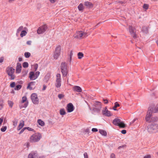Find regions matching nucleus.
<instances>
[{"mask_svg": "<svg viewBox=\"0 0 158 158\" xmlns=\"http://www.w3.org/2000/svg\"><path fill=\"white\" fill-rule=\"evenodd\" d=\"M102 100L105 104H107L108 103V100L106 99H103Z\"/></svg>", "mask_w": 158, "mask_h": 158, "instance_id": "obj_52", "label": "nucleus"}, {"mask_svg": "<svg viewBox=\"0 0 158 158\" xmlns=\"http://www.w3.org/2000/svg\"><path fill=\"white\" fill-rule=\"evenodd\" d=\"M102 114L104 116L107 117L110 116L112 115L110 112L108 110L107 107H106L102 111Z\"/></svg>", "mask_w": 158, "mask_h": 158, "instance_id": "obj_13", "label": "nucleus"}, {"mask_svg": "<svg viewBox=\"0 0 158 158\" xmlns=\"http://www.w3.org/2000/svg\"><path fill=\"white\" fill-rule=\"evenodd\" d=\"M31 41H28L27 42V44L28 45H31Z\"/></svg>", "mask_w": 158, "mask_h": 158, "instance_id": "obj_62", "label": "nucleus"}, {"mask_svg": "<svg viewBox=\"0 0 158 158\" xmlns=\"http://www.w3.org/2000/svg\"><path fill=\"white\" fill-rule=\"evenodd\" d=\"M142 31L145 33L147 34L148 33V28L147 27H142Z\"/></svg>", "mask_w": 158, "mask_h": 158, "instance_id": "obj_24", "label": "nucleus"}, {"mask_svg": "<svg viewBox=\"0 0 158 158\" xmlns=\"http://www.w3.org/2000/svg\"><path fill=\"white\" fill-rule=\"evenodd\" d=\"M4 60V58L3 57H1L0 59V63H2Z\"/></svg>", "mask_w": 158, "mask_h": 158, "instance_id": "obj_61", "label": "nucleus"}, {"mask_svg": "<svg viewBox=\"0 0 158 158\" xmlns=\"http://www.w3.org/2000/svg\"><path fill=\"white\" fill-rule=\"evenodd\" d=\"M148 131L155 132L158 131V124L153 123L148 127Z\"/></svg>", "mask_w": 158, "mask_h": 158, "instance_id": "obj_6", "label": "nucleus"}, {"mask_svg": "<svg viewBox=\"0 0 158 158\" xmlns=\"http://www.w3.org/2000/svg\"><path fill=\"white\" fill-rule=\"evenodd\" d=\"M127 132L126 130H123L121 131V133L123 134H125Z\"/></svg>", "mask_w": 158, "mask_h": 158, "instance_id": "obj_59", "label": "nucleus"}, {"mask_svg": "<svg viewBox=\"0 0 158 158\" xmlns=\"http://www.w3.org/2000/svg\"><path fill=\"white\" fill-rule=\"evenodd\" d=\"M35 82V81H31L28 84L27 87V89H29L30 90H33L35 88H33L31 86L34 85Z\"/></svg>", "mask_w": 158, "mask_h": 158, "instance_id": "obj_18", "label": "nucleus"}, {"mask_svg": "<svg viewBox=\"0 0 158 158\" xmlns=\"http://www.w3.org/2000/svg\"><path fill=\"white\" fill-rule=\"evenodd\" d=\"M27 33V32L26 31L23 30L21 31L20 35L21 37H23V36H25Z\"/></svg>", "mask_w": 158, "mask_h": 158, "instance_id": "obj_33", "label": "nucleus"}, {"mask_svg": "<svg viewBox=\"0 0 158 158\" xmlns=\"http://www.w3.org/2000/svg\"><path fill=\"white\" fill-rule=\"evenodd\" d=\"M34 68V71H36L37 70L38 68V64H35L33 65Z\"/></svg>", "mask_w": 158, "mask_h": 158, "instance_id": "obj_45", "label": "nucleus"}, {"mask_svg": "<svg viewBox=\"0 0 158 158\" xmlns=\"http://www.w3.org/2000/svg\"><path fill=\"white\" fill-rule=\"evenodd\" d=\"M83 36H87L86 33L83 32L82 31H80L77 32L76 34L74 35V37L80 39Z\"/></svg>", "mask_w": 158, "mask_h": 158, "instance_id": "obj_8", "label": "nucleus"}, {"mask_svg": "<svg viewBox=\"0 0 158 158\" xmlns=\"http://www.w3.org/2000/svg\"><path fill=\"white\" fill-rule=\"evenodd\" d=\"M7 129V127L6 126H3L1 128V130L2 132H4L6 131Z\"/></svg>", "mask_w": 158, "mask_h": 158, "instance_id": "obj_40", "label": "nucleus"}, {"mask_svg": "<svg viewBox=\"0 0 158 158\" xmlns=\"http://www.w3.org/2000/svg\"><path fill=\"white\" fill-rule=\"evenodd\" d=\"M56 0H49L50 2L52 3H54L55 2Z\"/></svg>", "mask_w": 158, "mask_h": 158, "instance_id": "obj_64", "label": "nucleus"}, {"mask_svg": "<svg viewBox=\"0 0 158 158\" xmlns=\"http://www.w3.org/2000/svg\"><path fill=\"white\" fill-rule=\"evenodd\" d=\"M24 55L25 57L27 58H29L31 56V54L29 52H26L24 53Z\"/></svg>", "mask_w": 158, "mask_h": 158, "instance_id": "obj_39", "label": "nucleus"}, {"mask_svg": "<svg viewBox=\"0 0 158 158\" xmlns=\"http://www.w3.org/2000/svg\"><path fill=\"white\" fill-rule=\"evenodd\" d=\"M28 158H44L43 156H39L36 152H32L28 155Z\"/></svg>", "mask_w": 158, "mask_h": 158, "instance_id": "obj_12", "label": "nucleus"}, {"mask_svg": "<svg viewBox=\"0 0 158 158\" xmlns=\"http://www.w3.org/2000/svg\"><path fill=\"white\" fill-rule=\"evenodd\" d=\"M120 106V105L117 102H116L114 103V106L113 107V109L114 110H117L116 108Z\"/></svg>", "mask_w": 158, "mask_h": 158, "instance_id": "obj_25", "label": "nucleus"}, {"mask_svg": "<svg viewBox=\"0 0 158 158\" xmlns=\"http://www.w3.org/2000/svg\"><path fill=\"white\" fill-rule=\"evenodd\" d=\"M151 119L152 121V122H156L158 120V118L156 116L152 117Z\"/></svg>", "mask_w": 158, "mask_h": 158, "instance_id": "obj_38", "label": "nucleus"}, {"mask_svg": "<svg viewBox=\"0 0 158 158\" xmlns=\"http://www.w3.org/2000/svg\"><path fill=\"white\" fill-rule=\"evenodd\" d=\"M127 147V145H122V146H119L118 148H126Z\"/></svg>", "mask_w": 158, "mask_h": 158, "instance_id": "obj_58", "label": "nucleus"}, {"mask_svg": "<svg viewBox=\"0 0 158 158\" xmlns=\"http://www.w3.org/2000/svg\"><path fill=\"white\" fill-rule=\"evenodd\" d=\"M64 96V95L62 94H60L58 95V97L60 99H61L63 98Z\"/></svg>", "mask_w": 158, "mask_h": 158, "instance_id": "obj_48", "label": "nucleus"}, {"mask_svg": "<svg viewBox=\"0 0 158 158\" xmlns=\"http://www.w3.org/2000/svg\"><path fill=\"white\" fill-rule=\"evenodd\" d=\"M61 71L63 77H66L68 73L67 65L65 62H62L60 65Z\"/></svg>", "mask_w": 158, "mask_h": 158, "instance_id": "obj_2", "label": "nucleus"}, {"mask_svg": "<svg viewBox=\"0 0 158 158\" xmlns=\"http://www.w3.org/2000/svg\"><path fill=\"white\" fill-rule=\"evenodd\" d=\"M78 8L79 11H82L84 8L83 5L81 3L78 6Z\"/></svg>", "mask_w": 158, "mask_h": 158, "instance_id": "obj_34", "label": "nucleus"}, {"mask_svg": "<svg viewBox=\"0 0 158 158\" xmlns=\"http://www.w3.org/2000/svg\"><path fill=\"white\" fill-rule=\"evenodd\" d=\"M28 101L26 102L23 105H21L20 106V108L21 109L23 108H26V107H27V106L28 105Z\"/></svg>", "mask_w": 158, "mask_h": 158, "instance_id": "obj_32", "label": "nucleus"}, {"mask_svg": "<svg viewBox=\"0 0 158 158\" xmlns=\"http://www.w3.org/2000/svg\"><path fill=\"white\" fill-rule=\"evenodd\" d=\"M49 79V76L48 75H46L44 79V82L47 83Z\"/></svg>", "mask_w": 158, "mask_h": 158, "instance_id": "obj_31", "label": "nucleus"}, {"mask_svg": "<svg viewBox=\"0 0 158 158\" xmlns=\"http://www.w3.org/2000/svg\"><path fill=\"white\" fill-rule=\"evenodd\" d=\"M23 26H20L17 30V33H19V32L22 31L23 29Z\"/></svg>", "mask_w": 158, "mask_h": 158, "instance_id": "obj_44", "label": "nucleus"}, {"mask_svg": "<svg viewBox=\"0 0 158 158\" xmlns=\"http://www.w3.org/2000/svg\"><path fill=\"white\" fill-rule=\"evenodd\" d=\"M84 158H88V154L86 152H85L84 154Z\"/></svg>", "mask_w": 158, "mask_h": 158, "instance_id": "obj_56", "label": "nucleus"}, {"mask_svg": "<svg viewBox=\"0 0 158 158\" xmlns=\"http://www.w3.org/2000/svg\"><path fill=\"white\" fill-rule=\"evenodd\" d=\"M23 66L24 68H27L28 66V64L27 62H24L23 64Z\"/></svg>", "mask_w": 158, "mask_h": 158, "instance_id": "obj_37", "label": "nucleus"}, {"mask_svg": "<svg viewBox=\"0 0 158 158\" xmlns=\"http://www.w3.org/2000/svg\"><path fill=\"white\" fill-rule=\"evenodd\" d=\"M22 68L21 64L19 63L17 64V66L16 69V73H20L21 72Z\"/></svg>", "mask_w": 158, "mask_h": 158, "instance_id": "obj_17", "label": "nucleus"}, {"mask_svg": "<svg viewBox=\"0 0 158 158\" xmlns=\"http://www.w3.org/2000/svg\"><path fill=\"white\" fill-rule=\"evenodd\" d=\"M24 124V121H22V122H20L17 127V130H19L23 127Z\"/></svg>", "mask_w": 158, "mask_h": 158, "instance_id": "obj_22", "label": "nucleus"}, {"mask_svg": "<svg viewBox=\"0 0 158 158\" xmlns=\"http://www.w3.org/2000/svg\"><path fill=\"white\" fill-rule=\"evenodd\" d=\"M47 28V25L44 24L39 27L37 31V33L39 34H42L46 31Z\"/></svg>", "mask_w": 158, "mask_h": 158, "instance_id": "obj_11", "label": "nucleus"}, {"mask_svg": "<svg viewBox=\"0 0 158 158\" xmlns=\"http://www.w3.org/2000/svg\"><path fill=\"white\" fill-rule=\"evenodd\" d=\"M26 129H27L29 131H32L34 130V129L31 128L29 127H26Z\"/></svg>", "mask_w": 158, "mask_h": 158, "instance_id": "obj_50", "label": "nucleus"}, {"mask_svg": "<svg viewBox=\"0 0 158 158\" xmlns=\"http://www.w3.org/2000/svg\"><path fill=\"white\" fill-rule=\"evenodd\" d=\"M41 135L39 133L33 134L30 138L31 141L32 142L39 141L41 138Z\"/></svg>", "mask_w": 158, "mask_h": 158, "instance_id": "obj_5", "label": "nucleus"}, {"mask_svg": "<svg viewBox=\"0 0 158 158\" xmlns=\"http://www.w3.org/2000/svg\"><path fill=\"white\" fill-rule=\"evenodd\" d=\"M61 51V46L60 45L58 46L55 49L54 54V58L55 59H57L60 55Z\"/></svg>", "mask_w": 158, "mask_h": 158, "instance_id": "obj_7", "label": "nucleus"}, {"mask_svg": "<svg viewBox=\"0 0 158 158\" xmlns=\"http://www.w3.org/2000/svg\"><path fill=\"white\" fill-rule=\"evenodd\" d=\"M73 90L74 91L77 92H82L81 88L78 86H75L73 87Z\"/></svg>", "mask_w": 158, "mask_h": 158, "instance_id": "obj_20", "label": "nucleus"}, {"mask_svg": "<svg viewBox=\"0 0 158 158\" xmlns=\"http://www.w3.org/2000/svg\"><path fill=\"white\" fill-rule=\"evenodd\" d=\"M27 99V98L26 96H24L22 98V100L21 101V102L22 103H23L25 102L26 101Z\"/></svg>", "mask_w": 158, "mask_h": 158, "instance_id": "obj_42", "label": "nucleus"}, {"mask_svg": "<svg viewBox=\"0 0 158 158\" xmlns=\"http://www.w3.org/2000/svg\"><path fill=\"white\" fill-rule=\"evenodd\" d=\"M150 109L152 110V112L154 113L158 112V104L156 105L155 108L150 107Z\"/></svg>", "mask_w": 158, "mask_h": 158, "instance_id": "obj_21", "label": "nucleus"}, {"mask_svg": "<svg viewBox=\"0 0 158 158\" xmlns=\"http://www.w3.org/2000/svg\"><path fill=\"white\" fill-rule=\"evenodd\" d=\"M129 30L131 35L134 39L137 38V35L136 34V30L135 28L131 26H129Z\"/></svg>", "mask_w": 158, "mask_h": 158, "instance_id": "obj_10", "label": "nucleus"}, {"mask_svg": "<svg viewBox=\"0 0 158 158\" xmlns=\"http://www.w3.org/2000/svg\"><path fill=\"white\" fill-rule=\"evenodd\" d=\"M74 108L72 103H69L67 104V112L70 113L73 111Z\"/></svg>", "mask_w": 158, "mask_h": 158, "instance_id": "obj_15", "label": "nucleus"}, {"mask_svg": "<svg viewBox=\"0 0 158 158\" xmlns=\"http://www.w3.org/2000/svg\"><path fill=\"white\" fill-rule=\"evenodd\" d=\"M22 85H17L15 87V90H19L22 88Z\"/></svg>", "mask_w": 158, "mask_h": 158, "instance_id": "obj_36", "label": "nucleus"}, {"mask_svg": "<svg viewBox=\"0 0 158 158\" xmlns=\"http://www.w3.org/2000/svg\"><path fill=\"white\" fill-rule=\"evenodd\" d=\"M25 129H26V128H25V127H24V128H23L19 132V134H22V133L23 132V131Z\"/></svg>", "mask_w": 158, "mask_h": 158, "instance_id": "obj_51", "label": "nucleus"}, {"mask_svg": "<svg viewBox=\"0 0 158 158\" xmlns=\"http://www.w3.org/2000/svg\"><path fill=\"white\" fill-rule=\"evenodd\" d=\"M110 158H116L115 155L114 153H111L110 156Z\"/></svg>", "mask_w": 158, "mask_h": 158, "instance_id": "obj_53", "label": "nucleus"}, {"mask_svg": "<svg viewBox=\"0 0 158 158\" xmlns=\"http://www.w3.org/2000/svg\"><path fill=\"white\" fill-rule=\"evenodd\" d=\"M84 5L89 8H91L93 7V4L88 1L85 2L84 3Z\"/></svg>", "mask_w": 158, "mask_h": 158, "instance_id": "obj_19", "label": "nucleus"}, {"mask_svg": "<svg viewBox=\"0 0 158 158\" xmlns=\"http://www.w3.org/2000/svg\"><path fill=\"white\" fill-rule=\"evenodd\" d=\"M93 107L92 110L93 114H94V112L99 113L102 107V105L101 103L98 101H95L93 105Z\"/></svg>", "mask_w": 158, "mask_h": 158, "instance_id": "obj_1", "label": "nucleus"}, {"mask_svg": "<svg viewBox=\"0 0 158 158\" xmlns=\"http://www.w3.org/2000/svg\"><path fill=\"white\" fill-rule=\"evenodd\" d=\"M143 158H151V156L150 155H147L144 156Z\"/></svg>", "mask_w": 158, "mask_h": 158, "instance_id": "obj_60", "label": "nucleus"}, {"mask_svg": "<svg viewBox=\"0 0 158 158\" xmlns=\"http://www.w3.org/2000/svg\"><path fill=\"white\" fill-rule=\"evenodd\" d=\"M137 119L136 118H135L130 123V125H131L133 123H134L135 121Z\"/></svg>", "mask_w": 158, "mask_h": 158, "instance_id": "obj_55", "label": "nucleus"}, {"mask_svg": "<svg viewBox=\"0 0 158 158\" xmlns=\"http://www.w3.org/2000/svg\"><path fill=\"white\" fill-rule=\"evenodd\" d=\"M35 74L33 71H31L29 73V78L31 80H34L36 79Z\"/></svg>", "mask_w": 158, "mask_h": 158, "instance_id": "obj_16", "label": "nucleus"}, {"mask_svg": "<svg viewBox=\"0 0 158 158\" xmlns=\"http://www.w3.org/2000/svg\"><path fill=\"white\" fill-rule=\"evenodd\" d=\"M8 103L9 106L11 107V108L12 107L14 104L13 102L11 101H8Z\"/></svg>", "mask_w": 158, "mask_h": 158, "instance_id": "obj_41", "label": "nucleus"}, {"mask_svg": "<svg viewBox=\"0 0 158 158\" xmlns=\"http://www.w3.org/2000/svg\"><path fill=\"white\" fill-rule=\"evenodd\" d=\"M149 5L147 4H143V7L144 8L145 10H147L148 9Z\"/></svg>", "mask_w": 158, "mask_h": 158, "instance_id": "obj_43", "label": "nucleus"}, {"mask_svg": "<svg viewBox=\"0 0 158 158\" xmlns=\"http://www.w3.org/2000/svg\"><path fill=\"white\" fill-rule=\"evenodd\" d=\"M113 123L114 125L119 126L120 128H124L126 126L123 121L118 118H115L113 120Z\"/></svg>", "mask_w": 158, "mask_h": 158, "instance_id": "obj_3", "label": "nucleus"}, {"mask_svg": "<svg viewBox=\"0 0 158 158\" xmlns=\"http://www.w3.org/2000/svg\"><path fill=\"white\" fill-rule=\"evenodd\" d=\"M35 77H36V78H37L40 75V72L39 71H37L35 73Z\"/></svg>", "mask_w": 158, "mask_h": 158, "instance_id": "obj_47", "label": "nucleus"}, {"mask_svg": "<svg viewBox=\"0 0 158 158\" xmlns=\"http://www.w3.org/2000/svg\"><path fill=\"white\" fill-rule=\"evenodd\" d=\"M13 123V124L15 127H16L17 124V123L18 122V120L16 118H15L14 120L12 121Z\"/></svg>", "mask_w": 158, "mask_h": 158, "instance_id": "obj_30", "label": "nucleus"}, {"mask_svg": "<svg viewBox=\"0 0 158 158\" xmlns=\"http://www.w3.org/2000/svg\"><path fill=\"white\" fill-rule=\"evenodd\" d=\"M31 98L32 102L35 104H38L39 103V99L37 94L35 93H33L31 95Z\"/></svg>", "mask_w": 158, "mask_h": 158, "instance_id": "obj_9", "label": "nucleus"}, {"mask_svg": "<svg viewBox=\"0 0 158 158\" xmlns=\"http://www.w3.org/2000/svg\"><path fill=\"white\" fill-rule=\"evenodd\" d=\"M56 81H61V79L60 74L58 73L56 75Z\"/></svg>", "mask_w": 158, "mask_h": 158, "instance_id": "obj_29", "label": "nucleus"}, {"mask_svg": "<svg viewBox=\"0 0 158 158\" xmlns=\"http://www.w3.org/2000/svg\"><path fill=\"white\" fill-rule=\"evenodd\" d=\"M84 54H83L81 52H79L78 53L77 56L78 57V58L79 59H81L82 57L83 56Z\"/></svg>", "mask_w": 158, "mask_h": 158, "instance_id": "obj_35", "label": "nucleus"}, {"mask_svg": "<svg viewBox=\"0 0 158 158\" xmlns=\"http://www.w3.org/2000/svg\"><path fill=\"white\" fill-rule=\"evenodd\" d=\"M85 132L88 133H89V128L86 129L85 130Z\"/></svg>", "mask_w": 158, "mask_h": 158, "instance_id": "obj_63", "label": "nucleus"}, {"mask_svg": "<svg viewBox=\"0 0 158 158\" xmlns=\"http://www.w3.org/2000/svg\"><path fill=\"white\" fill-rule=\"evenodd\" d=\"M99 132L102 135L105 136L107 135V134L106 132L104 130L99 129Z\"/></svg>", "mask_w": 158, "mask_h": 158, "instance_id": "obj_23", "label": "nucleus"}, {"mask_svg": "<svg viewBox=\"0 0 158 158\" xmlns=\"http://www.w3.org/2000/svg\"><path fill=\"white\" fill-rule=\"evenodd\" d=\"M6 72L8 75L10 77V80H14L15 78V76L13 74L15 72V69L12 67H8L6 68Z\"/></svg>", "mask_w": 158, "mask_h": 158, "instance_id": "obj_4", "label": "nucleus"}, {"mask_svg": "<svg viewBox=\"0 0 158 158\" xmlns=\"http://www.w3.org/2000/svg\"><path fill=\"white\" fill-rule=\"evenodd\" d=\"M73 55V51H71L70 52V61L71 60L72 57Z\"/></svg>", "mask_w": 158, "mask_h": 158, "instance_id": "obj_57", "label": "nucleus"}, {"mask_svg": "<svg viewBox=\"0 0 158 158\" xmlns=\"http://www.w3.org/2000/svg\"><path fill=\"white\" fill-rule=\"evenodd\" d=\"M27 71H24L22 72V76L24 77L27 74Z\"/></svg>", "mask_w": 158, "mask_h": 158, "instance_id": "obj_49", "label": "nucleus"}, {"mask_svg": "<svg viewBox=\"0 0 158 158\" xmlns=\"http://www.w3.org/2000/svg\"><path fill=\"white\" fill-rule=\"evenodd\" d=\"M15 83L14 82H12L10 84V87L11 88H14L15 86Z\"/></svg>", "mask_w": 158, "mask_h": 158, "instance_id": "obj_46", "label": "nucleus"}, {"mask_svg": "<svg viewBox=\"0 0 158 158\" xmlns=\"http://www.w3.org/2000/svg\"><path fill=\"white\" fill-rule=\"evenodd\" d=\"M61 81H56V86L57 88L60 87L61 85Z\"/></svg>", "mask_w": 158, "mask_h": 158, "instance_id": "obj_26", "label": "nucleus"}, {"mask_svg": "<svg viewBox=\"0 0 158 158\" xmlns=\"http://www.w3.org/2000/svg\"><path fill=\"white\" fill-rule=\"evenodd\" d=\"M38 123L39 125L41 126H43L44 125V122L42 121L41 119H39L38 120Z\"/></svg>", "mask_w": 158, "mask_h": 158, "instance_id": "obj_27", "label": "nucleus"}, {"mask_svg": "<svg viewBox=\"0 0 158 158\" xmlns=\"http://www.w3.org/2000/svg\"><path fill=\"white\" fill-rule=\"evenodd\" d=\"M152 111V110L150 109V108L148 109L145 117V120L147 122L149 120L153 113Z\"/></svg>", "mask_w": 158, "mask_h": 158, "instance_id": "obj_14", "label": "nucleus"}, {"mask_svg": "<svg viewBox=\"0 0 158 158\" xmlns=\"http://www.w3.org/2000/svg\"><path fill=\"white\" fill-rule=\"evenodd\" d=\"M60 113L61 115H64L66 114V112L64 109H61L60 110Z\"/></svg>", "mask_w": 158, "mask_h": 158, "instance_id": "obj_28", "label": "nucleus"}, {"mask_svg": "<svg viewBox=\"0 0 158 158\" xmlns=\"http://www.w3.org/2000/svg\"><path fill=\"white\" fill-rule=\"evenodd\" d=\"M92 131L94 132H97L98 131V129L96 128H93L92 129Z\"/></svg>", "mask_w": 158, "mask_h": 158, "instance_id": "obj_54", "label": "nucleus"}]
</instances>
